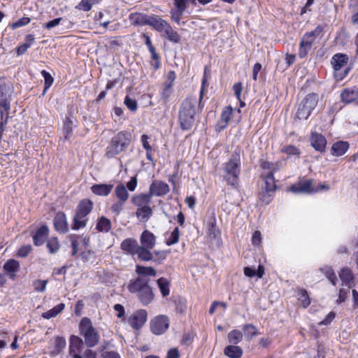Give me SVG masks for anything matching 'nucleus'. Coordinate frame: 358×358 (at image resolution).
Returning a JSON list of instances; mask_svg holds the SVG:
<instances>
[{"label":"nucleus","instance_id":"473e14b6","mask_svg":"<svg viewBox=\"0 0 358 358\" xmlns=\"http://www.w3.org/2000/svg\"><path fill=\"white\" fill-rule=\"evenodd\" d=\"M83 341L76 335H71L69 338V353L73 355L80 352L83 346Z\"/></svg>","mask_w":358,"mask_h":358},{"label":"nucleus","instance_id":"ddd939ff","mask_svg":"<svg viewBox=\"0 0 358 358\" xmlns=\"http://www.w3.org/2000/svg\"><path fill=\"white\" fill-rule=\"evenodd\" d=\"M54 229L61 234H65L69 231L66 215L64 211H58L53 218Z\"/></svg>","mask_w":358,"mask_h":358},{"label":"nucleus","instance_id":"69168bd1","mask_svg":"<svg viewBox=\"0 0 358 358\" xmlns=\"http://www.w3.org/2000/svg\"><path fill=\"white\" fill-rule=\"evenodd\" d=\"M336 317V313L334 311H331L329 314L325 317V318L318 323L319 326L325 325L327 326L331 323V322Z\"/></svg>","mask_w":358,"mask_h":358},{"label":"nucleus","instance_id":"c85d7f7f","mask_svg":"<svg viewBox=\"0 0 358 358\" xmlns=\"http://www.w3.org/2000/svg\"><path fill=\"white\" fill-rule=\"evenodd\" d=\"M151 195L148 194H138L132 196L131 203L136 207H142L145 206H150L151 203Z\"/></svg>","mask_w":358,"mask_h":358},{"label":"nucleus","instance_id":"4d7b16f0","mask_svg":"<svg viewBox=\"0 0 358 358\" xmlns=\"http://www.w3.org/2000/svg\"><path fill=\"white\" fill-rule=\"evenodd\" d=\"M124 204H125V202H123L121 201H117L114 202L111 205L110 209L116 216H117L122 211Z\"/></svg>","mask_w":358,"mask_h":358},{"label":"nucleus","instance_id":"aec40b11","mask_svg":"<svg viewBox=\"0 0 358 358\" xmlns=\"http://www.w3.org/2000/svg\"><path fill=\"white\" fill-rule=\"evenodd\" d=\"M289 189L294 193L306 192L312 193L314 192V187L313 186V180L310 179L303 180L299 181L297 183L292 185Z\"/></svg>","mask_w":358,"mask_h":358},{"label":"nucleus","instance_id":"1a4fd4ad","mask_svg":"<svg viewBox=\"0 0 358 358\" xmlns=\"http://www.w3.org/2000/svg\"><path fill=\"white\" fill-rule=\"evenodd\" d=\"M324 31V27L317 25L313 30L306 32L299 43V58L303 59L307 57L313 45L315 43L316 39Z\"/></svg>","mask_w":358,"mask_h":358},{"label":"nucleus","instance_id":"a18cd8bd","mask_svg":"<svg viewBox=\"0 0 358 358\" xmlns=\"http://www.w3.org/2000/svg\"><path fill=\"white\" fill-rule=\"evenodd\" d=\"M65 304L64 303H60L57 306H54L50 310L43 313L42 314V317L45 319H50L52 317H56L58 314L62 313V311L64 309Z\"/></svg>","mask_w":358,"mask_h":358},{"label":"nucleus","instance_id":"338daca9","mask_svg":"<svg viewBox=\"0 0 358 358\" xmlns=\"http://www.w3.org/2000/svg\"><path fill=\"white\" fill-rule=\"evenodd\" d=\"M173 4L177 10L185 11L188 6V0H173Z\"/></svg>","mask_w":358,"mask_h":358},{"label":"nucleus","instance_id":"c9c22d12","mask_svg":"<svg viewBox=\"0 0 358 358\" xmlns=\"http://www.w3.org/2000/svg\"><path fill=\"white\" fill-rule=\"evenodd\" d=\"M111 227L112 224L108 218L104 216H101L98 218L96 224V229L99 232L107 233L111 229Z\"/></svg>","mask_w":358,"mask_h":358},{"label":"nucleus","instance_id":"f257e3e1","mask_svg":"<svg viewBox=\"0 0 358 358\" xmlns=\"http://www.w3.org/2000/svg\"><path fill=\"white\" fill-rule=\"evenodd\" d=\"M136 273L138 276L129 280L127 290L134 294L143 306H148L155 299V293L150 285V278L157 275V271L152 266L137 264Z\"/></svg>","mask_w":358,"mask_h":358},{"label":"nucleus","instance_id":"39448f33","mask_svg":"<svg viewBox=\"0 0 358 358\" xmlns=\"http://www.w3.org/2000/svg\"><path fill=\"white\" fill-rule=\"evenodd\" d=\"M94 208V203L90 199H83L78 203L72 219L71 229L77 231L85 228L89 221L88 215Z\"/></svg>","mask_w":358,"mask_h":358},{"label":"nucleus","instance_id":"864d4df0","mask_svg":"<svg viewBox=\"0 0 358 358\" xmlns=\"http://www.w3.org/2000/svg\"><path fill=\"white\" fill-rule=\"evenodd\" d=\"M322 271L333 285H336L337 276L332 268L326 267L324 268H322Z\"/></svg>","mask_w":358,"mask_h":358},{"label":"nucleus","instance_id":"9d476101","mask_svg":"<svg viewBox=\"0 0 358 358\" xmlns=\"http://www.w3.org/2000/svg\"><path fill=\"white\" fill-rule=\"evenodd\" d=\"M318 103V95L316 93L308 94L299 103L295 115V119L307 120L315 108Z\"/></svg>","mask_w":358,"mask_h":358},{"label":"nucleus","instance_id":"4be33fe9","mask_svg":"<svg viewBox=\"0 0 358 358\" xmlns=\"http://www.w3.org/2000/svg\"><path fill=\"white\" fill-rule=\"evenodd\" d=\"M113 187L114 185L111 183H101L94 184L90 187V189L94 195L99 196H107L112 192Z\"/></svg>","mask_w":358,"mask_h":358},{"label":"nucleus","instance_id":"5fc2aeb1","mask_svg":"<svg viewBox=\"0 0 358 358\" xmlns=\"http://www.w3.org/2000/svg\"><path fill=\"white\" fill-rule=\"evenodd\" d=\"M41 73L44 78V92H43V93H45V92L46 90H48L52 85V83L54 82V78L51 76V74L45 70H42Z\"/></svg>","mask_w":358,"mask_h":358},{"label":"nucleus","instance_id":"8fccbe9b","mask_svg":"<svg viewBox=\"0 0 358 358\" xmlns=\"http://www.w3.org/2000/svg\"><path fill=\"white\" fill-rule=\"evenodd\" d=\"M274 196V193L268 192L262 188V191L258 193V199L262 205H268L271 202Z\"/></svg>","mask_w":358,"mask_h":358},{"label":"nucleus","instance_id":"680f3d73","mask_svg":"<svg viewBox=\"0 0 358 358\" xmlns=\"http://www.w3.org/2000/svg\"><path fill=\"white\" fill-rule=\"evenodd\" d=\"M31 21V19L28 17H23L20 18L11 24L12 29H17L25 25H27Z\"/></svg>","mask_w":358,"mask_h":358},{"label":"nucleus","instance_id":"58836bf2","mask_svg":"<svg viewBox=\"0 0 358 358\" xmlns=\"http://www.w3.org/2000/svg\"><path fill=\"white\" fill-rule=\"evenodd\" d=\"M152 248H148L144 246H138L136 255L138 259L143 262H149L153 259V254L151 252Z\"/></svg>","mask_w":358,"mask_h":358},{"label":"nucleus","instance_id":"2f4dec72","mask_svg":"<svg viewBox=\"0 0 358 358\" xmlns=\"http://www.w3.org/2000/svg\"><path fill=\"white\" fill-rule=\"evenodd\" d=\"M224 354L229 358H241L243 356V349L236 345H229L224 349Z\"/></svg>","mask_w":358,"mask_h":358},{"label":"nucleus","instance_id":"423d86ee","mask_svg":"<svg viewBox=\"0 0 358 358\" xmlns=\"http://www.w3.org/2000/svg\"><path fill=\"white\" fill-rule=\"evenodd\" d=\"M148 26L159 33H164L166 38L174 43H178L181 41V36L175 30L172 29L171 24L161 16L157 15H150L149 17Z\"/></svg>","mask_w":358,"mask_h":358},{"label":"nucleus","instance_id":"f03ea898","mask_svg":"<svg viewBox=\"0 0 358 358\" xmlns=\"http://www.w3.org/2000/svg\"><path fill=\"white\" fill-rule=\"evenodd\" d=\"M199 109L203 108L199 106L196 96L189 94L182 101L178 110V122L182 130L187 131L192 128Z\"/></svg>","mask_w":358,"mask_h":358},{"label":"nucleus","instance_id":"5701e85b","mask_svg":"<svg viewBox=\"0 0 358 358\" xmlns=\"http://www.w3.org/2000/svg\"><path fill=\"white\" fill-rule=\"evenodd\" d=\"M137 241L134 238H127L120 244V249L125 253L134 255L138 248Z\"/></svg>","mask_w":358,"mask_h":358},{"label":"nucleus","instance_id":"79ce46f5","mask_svg":"<svg viewBox=\"0 0 358 358\" xmlns=\"http://www.w3.org/2000/svg\"><path fill=\"white\" fill-rule=\"evenodd\" d=\"M115 195L117 201L127 202L129 199V194L126 187L122 184H119L115 187Z\"/></svg>","mask_w":358,"mask_h":358},{"label":"nucleus","instance_id":"3c124183","mask_svg":"<svg viewBox=\"0 0 358 358\" xmlns=\"http://www.w3.org/2000/svg\"><path fill=\"white\" fill-rule=\"evenodd\" d=\"M280 152L287 155L288 157L296 156L299 157L301 154V150L295 145H285L280 149Z\"/></svg>","mask_w":358,"mask_h":358},{"label":"nucleus","instance_id":"f3484780","mask_svg":"<svg viewBox=\"0 0 358 358\" xmlns=\"http://www.w3.org/2000/svg\"><path fill=\"white\" fill-rule=\"evenodd\" d=\"M49 228L46 224L40 226L32 234L33 243L35 246H41L48 240Z\"/></svg>","mask_w":358,"mask_h":358},{"label":"nucleus","instance_id":"c756f323","mask_svg":"<svg viewBox=\"0 0 358 358\" xmlns=\"http://www.w3.org/2000/svg\"><path fill=\"white\" fill-rule=\"evenodd\" d=\"M261 178L264 181L265 184L263 189H266L268 192L275 193L278 188V186L276 185V180L275 179V177L273 176L272 173H266L265 174L262 173L261 175Z\"/></svg>","mask_w":358,"mask_h":358},{"label":"nucleus","instance_id":"72a5a7b5","mask_svg":"<svg viewBox=\"0 0 358 358\" xmlns=\"http://www.w3.org/2000/svg\"><path fill=\"white\" fill-rule=\"evenodd\" d=\"M66 345V340L63 336H56L54 338V347L50 351V356L55 357L59 355L65 348Z\"/></svg>","mask_w":358,"mask_h":358},{"label":"nucleus","instance_id":"6e6d98bb","mask_svg":"<svg viewBox=\"0 0 358 358\" xmlns=\"http://www.w3.org/2000/svg\"><path fill=\"white\" fill-rule=\"evenodd\" d=\"M176 310L181 315L186 313L187 310V302L184 299H178L176 301Z\"/></svg>","mask_w":358,"mask_h":358},{"label":"nucleus","instance_id":"c03bdc74","mask_svg":"<svg viewBox=\"0 0 358 358\" xmlns=\"http://www.w3.org/2000/svg\"><path fill=\"white\" fill-rule=\"evenodd\" d=\"M173 85L171 84H167L165 83L162 84L160 97L164 102L167 103L169 101L170 97L171 96L173 92Z\"/></svg>","mask_w":358,"mask_h":358},{"label":"nucleus","instance_id":"13d9d810","mask_svg":"<svg viewBox=\"0 0 358 358\" xmlns=\"http://www.w3.org/2000/svg\"><path fill=\"white\" fill-rule=\"evenodd\" d=\"M48 280H36L33 282V286L35 291L38 292H43L45 290Z\"/></svg>","mask_w":358,"mask_h":358},{"label":"nucleus","instance_id":"f704fd0d","mask_svg":"<svg viewBox=\"0 0 358 358\" xmlns=\"http://www.w3.org/2000/svg\"><path fill=\"white\" fill-rule=\"evenodd\" d=\"M152 215V209L150 206L138 207L136 211V216L141 221L147 222Z\"/></svg>","mask_w":358,"mask_h":358},{"label":"nucleus","instance_id":"9b49d317","mask_svg":"<svg viewBox=\"0 0 358 358\" xmlns=\"http://www.w3.org/2000/svg\"><path fill=\"white\" fill-rule=\"evenodd\" d=\"M169 318L165 315H159L152 318L150 323L152 333L155 335L164 334L169 327Z\"/></svg>","mask_w":358,"mask_h":358},{"label":"nucleus","instance_id":"a878e982","mask_svg":"<svg viewBox=\"0 0 358 358\" xmlns=\"http://www.w3.org/2000/svg\"><path fill=\"white\" fill-rule=\"evenodd\" d=\"M156 236L148 229H145L140 236V246L153 248L156 244Z\"/></svg>","mask_w":358,"mask_h":358},{"label":"nucleus","instance_id":"20e7f679","mask_svg":"<svg viewBox=\"0 0 358 358\" xmlns=\"http://www.w3.org/2000/svg\"><path fill=\"white\" fill-rule=\"evenodd\" d=\"M241 166V161L239 151L234 152L229 161L224 164V180L228 185L234 189H237L239 185Z\"/></svg>","mask_w":358,"mask_h":358},{"label":"nucleus","instance_id":"a19ab883","mask_svg":"<svg viewBox=\"0 0 358 358\" xmlns=\"http://www.w3.org/2000/svg\"><path fill=\"white\" fill-rule=\"evenodd\" d=\"M157 284L162 296L166 297L169 295L171 282L167 278L164 277L159 278L157 280Z\"/></svg>","mask_w":358,"mask_h":358},{"label":"nucleus","instance_id":"0eeeda50","mask_svg":"<svg viewBox=\"0 0 358 358\" xmlns=\"http://www.w3.org/2000/svg\"><path fill=\"white\" fill-rule=\"evenodd\" d=\"M333 68V76L336 81H341L347 77L352 66L349 64V57L344 53H336L331 59Z\"/></svg>","mask_w":358,"mask_h":358},{"label":"nucleus","instance_id":"bf43d9fd","mask_svg":"<svg viewBox=\"0 0 358 358\" xmlns=\"http://www.w3.org/2000/svg\"><path fill=\"white\" fill-rule=\"evenodd\" d=\"M124 103L131 111H136L138 108L137 101L128 95L125 96Z\"/></svg>","mask_w":358,"mask_h":358},{"label":"nucleus","instance_id":"7c9ffc66","mask_svg":"<svg viewBox=\"0 0 358 358\" xmlns=\"http://www.w3.org/2000/svg\"><path fill=\"white\" fill-rule=\"evenodd\" d=\"M67 238L70 242V246L71 248V256L73 257L78 256L80 251L79 246L80 244V236L76 234H71L69 235Z\"/></svg>","mask_w":358,"mask_h":358},{"label":"nucleus","instance_id":"b1692460","mask_svg":"<svg viewBox=\"0 0 358 358\" xmlns=\"http://www.w3.org/2000/svg\"><path fill=\"white\" fill-rule=\"evenodd\" d=\"M349 148L350 143L348 141H336L331 147V154L335 157H341L348 152Z\"/></svg>","mask_w":358,"mask_h":358},{"label":"nucleus","instance_id":"6e6552de","mask_svg":"<svg viewBox=\"0 0 358 358\" xmlns=\"http://www.w3.org/2000/svg\"><path fill=\"white\" fill-rule=\"evenodd\" d=\"M78 330L80 336L84 338L87 347L93 348L99 343L100 336L90 318L85 317L81 319Z\"/></svg>","mask_w":358,"mask_h":358},{"label":"nucleus","instance_id":"393cba45","mask_svg":"<svg viewBox=\"0 0 358 358\" xmlns=\"http://www.w3.org/2000/svg\"><path fill=\"white\" fill-rule=\"evenodd\" d=\"M150 15L143 13H131L129 15V20L134 26L148 25Z\"/></svg>","mask_w":358,"mask_h":358},{"label":"nucleus","instance_id":"2eb2a0df","mask_svg":"<svg viewBox=\"0 0 358 358\" xmlns=\"http://www.w3.org/2000/svg\"><path fill=\"white\" fill-rule=\"evenodd\" d=\"M170 191V187L167 183L162 180H153L149 187V193L152 196H163L167 194Z\"/></svg>","mask_w":358,"mask_h":358},{"label":"nucleus","instance_id":"ea45409f","mask_svg":"<svg viewBox=\"0 0 358 358\" xmlns=\"http://www.w3.org/2000/svg\"><path fill=\"white\" fill-rule=\"evenodd\" d=\"M339 277L343 284L348 285L349 287H351V284L353 282L354 280V275L350 268L345 267L342 268L339 273Z\"/></svg>","mask_w":358,"mask_h":358},{"label":"nucleus","instance_id":"a211bd4d","mask_svg":"<svg viewBox=\"0 0 358 358\" xmlns=\"http://www.w3.org/2000/svg\"><path fill=\"white\" fill-rule=\"evenodd\" d=\"M233 115V108L231 106H226L223 108L220 120L216 124V131H221L227 127L230 120Z\"/></svg>","mask_w":358,"mask_h":358},{"label":"nucleus","instance_id":"37998d69","mask_svg":"<svg viewBox=\"0 0 358 358\" xmlns=\"http://www.w3.org/2000/svg\"><path fill=\"white\" fill-rule=\"evenodd\" d=\"M243 331L246 340L251 341L253 337L258 335L257 327L252 324H246L243 326Z\"/></svg>","mask_w":358,"mask_h":358},{"label":"nucleus","instance_id":"7ed1b4c3","mask_svg":"<svg viewBox=\"0 0 358 358\" xmlns=\"http://www.w3.org/2000/svg\"><path fill=\"white\" fill-rule=\"evenodd\" d=\"M132 142V134L130 131L123 130L115 134L108 142L105 150V157L112 159L126 151Z\"/></svg>","mask_w":358,"mask_h":358},{"label":"nucleus","instance_id":"412c9836","mask_svg":"<svg viewBox=\"0 0 358 358\" xmlns=\"http://www.w3.org/2000/svg\"><path fill=\"white\" fill-rule=\"evenodd\" d=\"M207 234L211 239H216L221 235V231L217 225V220L215 215L210 216L206 223Z\"/></svg>","mask_w":358,"mask_h":358},{"label":"nucleus","instance_id":"de8ad7c7","mask_svg":"<svg viewBox=\"0 0 358 358\" xmlns=\"http://www.w3.org/2000/svg\"><path fill=\"white\" fill-rule=\"evenodd\" d=\"M208 71V66H205L204 68V73H203V76L202 78V81H201V89H200V92H199V106H201V108H203V103H202V100L203 99V96H204V93H205V91L207 88V87L208 86V83L207 82V71Z\"/></svg>","mask_w":358,"mask_h":358},{"label":"nucleus","instance_id":"6ab92c4d","mask_svg":"<svg viewBox=\"0 0 358 358\" xmlns=\"http://www.w3.org/2000/svg\"><path fill=\"white\" fill-rule=\"evenodd\" d=\"M341 101L349 104L358 99V88L356 86L343 89L340 94Z\"/></svg>","mask_w":358,"mask_h":358},{"label":"nucleus","instance_id":"0e129e2a","mask_svg":"<svg viewBox=\"0 0 358 358\" xmlns=\"http://www.w3.org/2000/svg\"><path fill=\"white\" fill-rule=\"evenodd\" d=\"M32 248L30 245L21 246L17 250V256L20 257H26L31 251Z\"/></svg>","mask_w":358,"mask_h":358},{"label":"nucleus","instance_id":"09e8293b","mask_svg":"<svg viewBox=\"0 0 358 358\" xmlns=\"http://www.w3.org/2000/svg\"><path fill=\"white\" fill-rule=\"evenodd\" d=\"M243 334L238 329H233L228 333L227 339L229 343L237 345L243 340Z\"/></svg>","mask_w":358,"mask_h":358},{"label":"nucleus","instance_id":"e433bc0d","mask_svg":"<svg viewBox=\"0 0 358 358\" xmlns=\"http://www.w3.org/2000/svg\"><path fill=\"white\" fill-rule=\"evenodd\" d=\"M46 248L51 255L56 254L61 248V244L57 236H51L46 241Z\"/></svg>","mask_w":358,"mask_h":358},{"label":"nucleus","instance_id":"4c0bfd02","mask_svg":"<svg viewBox=\"0 0 358 358\" xmlns=\"http://www.w3.org/2000/svg\"><path fill=\"white\" fill-rule=\"evenodd\" d=\"M297 299L303 308H307L311 303L310 296L307 290L304 288H298L296 289Z\"/></svg>","mask_w":358,"mask_h":358},{"label":"nucleus","instance_id":"4468645a","mask_svg":"<svg viewBox=\"0 0 358 358\" xmlns=\"http://www.w3.org/2000/svg\"><path fill=\"white\" fill-rule=\"evenodd\" d=\"M142 37L144 38L145 44L146 45L151 55L152 61L150 62V65L153 66L155 70H158L161 66V57L159 55L157 52L155 48L152 45L150 37L145 33L142 34Z\"/></svg>","mask_w":358,"mask_h":358},{"label":"nucleus","instance_id":"f8f14e48","mask_svg":"<svg viewBox=\"0 0 358 358\" xmlns=\"http://www.w3.org/2000/svg\"><path fill=\"white\" fill-rule=\"evenodd\" d=\"M148 320V313L145 309L136 310L128 320L129 324L135 330L140 329Z\"/></svg>","mask_w":358,"mask_h":358},{"label":"nucleus","instance_id":"bb28decb","mask_svg":"<svg viewBox=\"0 0 358 358\" xmlns=\"http://www.w3.org/2000/svg\"><path fill=\"white\" fill-rule=\"evenodd\" d=\"M20 265L18 261L10 259L4 264L3 268L11 280H15L16 273L20 270Z\"/></svg>","mask_w":358,"mask_h":358},{"label":"nucleus","instance_id":"49530a36","mask_svg":"<svg viewBox=\"0 0 358 358\" xmlns=\"http://www.w3.org/2000/svg\"><path fill=\"white\" fill-rule=\"evenodd\" d=\"M149 136L147 134H143L141 136V141L142 143L143 148L146 151V158L148 161L153 162L154 159L152 157V148L148 142Z\"/></svg>","mask_w":358,"mask_h":358},{"label":"nucleus","instance_id":"cd10ccee","mask_svg":"<svg viewBox=\"0 0 358 358\" xmlns=\"http://www.w3.org/2000/svg\"><path fill=\"white\" fill-rule=\"evenodd\" d=\"M73 115L71 113H68L64 120V125H63V133H64V138L65 140H69L71 137L73 127H76V125L73 124Z\"/></svg>","mask_w":358,"mask_h":358},{"label":"nucleus","instance_id":"774afa93","mask_svg":"<svg viewBox=\"0 0 358 358\" xmlns=\"http://www.w3.org/2000/svg\"><path fill=\"white\" fill-rule=\"evenodd\" d=\"M285 165V159H280V160L273 162V164H272L273 169H272V172H271L273 176H274V174L276 172L280 171Z\"/></svg>","mask_w":358,"mask_h":358},{"label":"nucleus","instance_id":"603ef678","mask_svg":"<svg viewBox=\"0 0 358 358\" xmlns=\"http://www.w3.org/2000/svg\"><path fill=\"white\" fill-rule=\"evenodd\" d=\"M180 238V230L178 227H175L171 231L169 238L166 240V244L167 245H172L177 243Z\"/></svg>","mask_w":358,"mask_h":358},{"label":"nucleus","instance_id":"052dcab7","mask_svg":"<svg viewBox=\"0 0 358 358\" xmlns=\"http://www.w3.org/2000/svg\"><path fill=\"white\" fill-rule=\"evenodd\" d=\"M94 256L95 252L91 249H86L81 252L79 255V257L83 262H87L91 259V257Z\"/></svg>","mask_w":358,"mask_h":358},{"label":"nucleus","instance_id":"dca6fc26","mask_svg":"<svg viewBox=\"0 0 358 358\" xmlns=\"http://www.w3.org/2000/svg\"><path fill=\"white\" fill-rule=\"evenodd\" d=\"M311 146L317 152L323 153L327 148V139L322 134L311 132L310 136Z\"/></svg>","mask_w":358,"mask_h":358},{"label":"nucleus","instance_id":"e2e57ef3","mask_svg":"<svg viewBox=\"0 0 358 358\" xmlns=\"http://www.w3.org/2000/svg\"><path fill=\"white\" fill-rule=\"evenodd\" d=\"M349 293H350L349 288L348 289H345V288L340 289L339 293H338V297L336 300V303L341 304V303H343L348 298Z\"/></svg>","mask_w":358,"mask_h":358}]
</instances>
